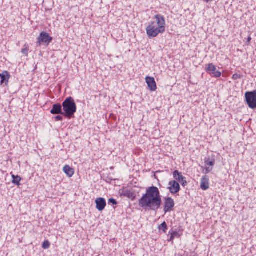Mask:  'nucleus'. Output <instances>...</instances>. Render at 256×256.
<instances>
[{"instance_id":"nucleus-6","label":"nucleus","mask_w":256,"mask_h":256,"mask_svg":"<svg viewBox=\"0 0 256 256\" xmlns=\"http://www.w3.org/2000/svg\"><path fill=\"white\" fill-rule=\"evenodd\" d=\"M174 206V200L170 197H165L164 199V213L172 210Z\"/></svg>"},{"instance_id":"nucleus-15","label":"nucleus","mask_w":256,"mask_h":256,"mask_svg":"<svg viewBox=\"0 0 256 256\" xmlns=\"http://www.w3.org/2000/svg\"><path fill=\"white\" fill-rule=\"evenodd\" d=\"M173 176L174 179L178 181L179 182H181L184 178H186L184 177L181 172H180L178 170H174L173 172Z\"/></svg>"},{"instance_id":"nucleus-11","label":"nucleus","mask_w":256,"mask_h":256,"mask_svg":"<svg viewBox=\"0 0 256 256\" xmlns=\"http://www.w3.org/2000/svg\"><path fill=\"white\" fill-rule=\"evenodd\" d=\"M200 187L204 190H206L209 188L210 180L208 176H202L200 182Z\"/></svg>"},{"instance_id":"nucleus-18","label":"nucleus","mask_w":256,"mask_h":256,"mask_svg":"<svg viewBox=\"0 0 256 256\" xmlns=\"http://www.w3.org/2000/svg\"><path fill=\"white\" fill-rule=\"evenodd\" d=\"M160 230H162L164 233L166 232L168 230V226L165 222H164L158 228Z\"/></svg>"},{"instance_id":"nucleus-2","label":"nucleus","mask_w":256,"mask_h":256,"mask_svg":"<svg viewBox=\"0 0 256 256\" xmlns=\"http://www.w3.org/2000/svg\"><path fill=\"white\" fill-rule=\"evenodd\" d=\"M154 18L156 22H151L146 28V34L149 38H155L165 31L164 18L160 14H156Z\"/></svg>"},{"instance_id":"nucleus-17","label":"nucleus","mask_w":256,"mask_h":256,"mask_svg":"<svg viewBox=\"0 0 256 256\" xmlns=\"http://www.w3.org/2000/svg\"><path fill=\"white\" fill-rule=\"evenodd\" d=\"M12 182L19 186L20 185V181L22 180L21 178L18 176H15L14 174L12 175Z\"/></svg>"},{"instance_id":"nucleus-27","label":"nucleus","mask_w":256,"mask_h":256,"mask_svg":"<svg viewBox=\"0 0 256 256\" xmlns=\"http://www.w3.org/2000/svg\"><path fill=\"white\" fill-rule=\"evenodd\" d=\"M55 120L56 121H59L62 120V117L60 116H56Z\"/></svg>"},{"instance_id":"nucleus-25","label":"nucleus","mask_w":256,"mask_h":256,"mask_svg":"<svg viewBox=\"0 0 256 256\" xmlns=\"http://www.w3.org/2000/svg\"><path fill=\"white\" fill-rule=\"evenodd\" d=\"M108 202H110V203H112V204H114V205L117 204L116 201L114 199L112 198H111L109 199Z\"/></svg>"},{"instance_id":"nucleus-21","label":"nucleus","mask_w":256,"mask_h":256,"mask_svg":"<svg viewBox=\"0 0 256 256\" xmlns=\"http://www.w3.org/2000/svg\"><path fill=\"white\" fill-rule=\"evenodd\" d=\"M215 160H212L210 162L205 161V163L206 164V166H209L210 168H213Z\"/></svg>"},{"instance_id":"nucleus-14","label":"nucleus","mask_w":256,"mask_h":256,"mask_svg":"<svg viewBox=\"0 0 256 256\" xmlns=\"http://www.w3.org/2000/svg\"><path fill=\"white\" fill-rule=\"evenodd\" d=\"M63 171L68 178L72 177L74 174V168L68 164L64 166Z\"/></svg>"},{"instance_id":"nucleus-4","label":"nucleus","mask_w":256,"mask_h":256,"mask_svg":"<svg viewBox=\"0 0 256 256\" xmlns=\"http://www.w3.org/2000/svg\"><path fill=\"white\" fill-rule=\"evenodd\" d=\"M245 98L248 107L252 109L256 108V90L246 92Z\"/></svg>"},{"instance_id":"nucleus-9","label":"nucleus","mask_w":256,"mask_h":256,"mask_svg":"<svg viewBox=\"0 0 256 256\" xmlns=\"http://www.w3.org/2000/svg\"><path fill=\"white\" fill-rule=\"evenodd\" d=\"M146 82L150 90L154 92L157 89L156 84L153 77L146 76Z\"/></svg>"},{"instance_id":"nucleus-26","label":"nucleus","mask_w":256,"mask_h":256,"mask_svg":"<svg viewBox=\"0 0 256 256\" xmlns=\"http://www.w3.org/2000/svg\"><path fill=\"white\" fill-rule=\"evenodd\" d=\"M182 185L183 186H186L187 184V182L186 180V178L184 179L181 182H180Z\"/></svg>"},{"instance_id":"nucleus-12","label":"nucleus","mask_w":256,"mask_h":256,"mask_svg":"<svg viewBox=\"0 0 256 256\" xmlns=\"http://www.w3.org/2000/svg\"><path fill=\"white\" fill-rule=\"evenodd\" d=\"M122 194L128 198L134 200L136 198V194L132 190L129 189L124 188L122 190Z\"/></svg>"},{"instance_id":"nucleus-1","label":"nucleus","mask_w":256,"mask_h":256,"mask_svg":"<svg viewBox=\"0 0 256 256\" xmlns=\"http://www.w3.org/2000/svg\"><path fill=\"white\" fill-rule=\"evenodd\" d=\"M162 204V196L158 188L152 186L146 188V193L139 200L138 205L144 209L156 210Z\"/></svg>"},{"instance_id":"nucleus-20","label":"nucleus","mask_w":256,"mask_h":256,"mask_svg":"<svg viewBox=\"0 0 256 256\" xmlns=\"http://www.w3.org/2000/svg\"><path fill=\"white\" fill-rule=\"evenodd\" d=\"M50 246V242L48 240H44L42 244V247L44 249H48Z\"/></svg>"},{"instance_id":"nucleus-8","label":"nucleus","mask_w":256,"mask_h":256,"mask_svg":"<svg viewBox=\"0 0 256 256\" xmlns=\"http://www.w3.org/2000/svg\"><path fill=\"white\" fill-rule=\"evenodd\" d=\"M168 190L172 194L178 192L180 190V186L176 180H170L168 183Z\"/></svg>"},{"instance_id":"nucleus-13","label":"nucleus","mask_w":256,"mask_h":256,"mask_svg":"<svg viewBox=\"0 0 256 256\" xmlns=\"http://www.w3.org/2000/svg\"><path fill=\"white\" fill-rule=\"evenodd\" d=\"M50 113L52 114H64V112H62V106L59 104H54L53 105L52 110H50Z\"/></svg>"},{"instance_id":"nucleus-3","label":"nucleus","mask_w":256,"mask_h":256,"mask_svg":"<svg viewBox=\"0 0 256 256\" xmlns=\"http://www.w3.org/2000/svg\"><path fill=\"white\" fill-rule=\"evenodd\" d=\"M62 106L64 111V115L70 118L76 110V104L71 97H68L64 100L62 102Z\"/></svg>"},{"instance_id":"nucleus-28","label":"nucleus","mask_w":256,"mask_h":256,"mask_svg":"<svg viewBox=\"0 0 256 256\" xmlns=\"http://www.w3.org/2000/svg\"><path fill=\"white\" fill-rule=\"evenodd\" d=\"M251 40H252L251 37L250 36H249L247 38V42H248V44H249L250 43Z\"/></svg>"},{"instance_id":"nucleus-23","label":"nucleus","mask_w":256,"mask_h":256,"mask_svg":"<svg viewBox=\"0 0 256 256\" xmlns=\"http://www.w3.org/2000/svg\"><path fill=\"white\" fill-rule=\"evenodd\" d=\"M242 78V76L240 74H234L232 75V79L234 80H236L238 79L241 78Z\"/></svg>"},{"instance_id":"nucleus-5","label":"nucleus","mask_w":256,"mask_h":256,"mask_svg":"<svg viewBox=\"0 0 256 256\" xmlns=\"http://www.w3.org/2000/svg\"><path fill=\"white\" fill-rule=\"evenodd\" d=\"M52 37L48 33L42 32L37 38V44L38 46L44 44L48 46L52 42Z\"/></svg>"},{"instance_id":"nucleus-24","label":"nucleus","mask_w":256,"mask_h":256,"mask_svg":"<svg viewBox=\"0 0 256 256\" xmlns=\"http://www.w3.org/2000/svg\"><path fill=\"white\" fill-rule=\"evenodd\" d=\"M204 169L206 170V173L208 174L213 169V168H210L206 165Z\"/></svg>"},{"instance_id":"nucleus-16","label":"nucleus","mask_w":256,"mask_h":256,"mask_svg":"<svg viewBox=\"0 0 256 256\" xmlns=\"http://www.w3.org/2000/svg\"><path fill=\"white\" fill-rule=\"evenodd\" d=\"M0 82L2 84L4 82H8L10 78V74L7 71H4L2 74H0Z\"/></svg>"},{"instance_id":"nucleus-7","label":"nucleus","mask_w":256,"mask_h":256,"mask_svg":"<svg viewBox=\"0 0 256 256\" xmlns=\"http://www.w3.org/2000/svg\"><path fill=\"white\" fill-rule=\"evenodd\" d=\"M206 70L210 75L216 78H220L222 75L221 72L216 70V66H214L212 63H210L207 64L206 68Z\"/></svg>"},{"instance_id":"nucleus-10","label":"nucleus","mask_w":256,"mask_h":256,"mask_svg":"<svg viewBox=\"0 0 256 256\" xmlns=\"http://www.w3.org/2000/svg\"><path fill=\"white\" fill-rule=\"evenodd\" d=\"M95 202L96 209L100 212L102 211L106 206V201L104 198H96Z\"/></svg>"},{"instance_id":"nucleus-19","label":"nucleus","mask_w":256,"mask_h":256,"mask_svg":"<svg viewBox=\"0 0 256 256\" xmlns=\"http://www.w3.org/2000/svg\"><path fill=\"white\" fill-rule=\"evenodd\" d=\"M29 48L28 44H25L24 48L22 50V52L26 56H28Z\"/></svg>"},{"instance_id":"nucleus-22","label":"nucleus","mask_w":256,"mask_h":256,"mask_svg":"<svg viewBox=\"0 0 256 256\" xmlns=\"http://www.w3.org/2000/svg\"><path fill=\"white\" fill-rule=\"evenodd\" d=\"M171 236H170V240H168V241H173L174 239V238L178 236V232H172L170 234Z\"/></svg>"}]
</instances>
